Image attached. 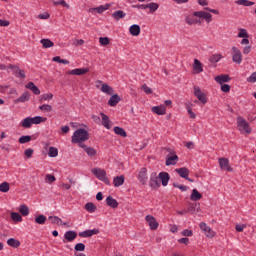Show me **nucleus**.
<instances>
[{
  "label": "nucleus",
  "mask_w": 256,
  "mask_h": 256,
  "mask_svg": "<svg viewBox=\"0 0 256 256\" xmlns=\"http://www.w3.org/2000/svg\"><path fill=\"white\" fill-rule=\"evenodd\" d=\"M21 125L22 127H24V129H31V125H33V120L31 117H27L25 119H23L21 121Z\"/></svg>",
  "instance_id": "7c9ffc66"
},
{
  "label": "nucleus",
  "mask_w": 256,
  "mask_h": 256,
  "mask_svg": "<svg viewBox=\"0 0 256 256\" xmlns=\"http://www.w3.org/2000/svg\"><path fill=\"white\" fill-rule=\"evenodd\" d=\"M216 83H219L220 85H223V83H229L231 81V77L227 74L218 75L215 78Z\"/></svg>",
  "instance_id": "aec40b11"
},
{
  "label": "nucleus",
  "mask_w": 256,
  "mask_h": 256,
  "mask_svg": "<svg viewBox=\"0 0 256 256\" xmlns=\"http://www.w3.org/2000/svg\"><path fill=\"white\" fill-rule=\"evenodd\" d=\"M238 37L240 39H249V33L247 32L246 29L240 28L239 29V33H238Z\"/></svg>",
  "instance_id": "a18cd8bd"
},
{
  "label": "nucleus",
  "mask_w": 256,
  "mask_h": 256,
  "mask_svg": "<svg viewBox=\"0 0 256 256\" xmlns=\"http://www.w3.org/2000/svg\"><path fill=\"white\" fill-rule=\"evenodd\" d=\"M192 68L196 75H199V73H203V63H201V61H199V59H194Z\"/></svg>",
  "instance_id": "dca6fc26"
},
{
  "label": "nucleus",
  "mask_w": 256,
  "mask_h": 256,
  "mask_svg": "<svg viewBox=\"0 0 256 256\" xmlns=\"http://www.w3.org/2000/svg\"><path fill=\"white\" fill-rule=\"evenodd\" d=\"M46 221L47 217L43 214H40L35 218V223H37L38 225H45Z\"/></svg>",
  "instance_id": "4c0bfd02"
},
{
  "label": "nucleus",
  "mask_w": 256,
  "mask_h": 256,
  "mask_svg": "<svg viewBox=\"0 0 256 256\" xmlns=\"http://www.w3.org/2000/svg\"><path fill=\"white\" fill-rule=\"evenodd\" d=\"M200 229L205 233L206 237H209V239L215 237V231H213V229H211L205 222L200 223Z\"/></svg>",
  "instance_id": "1a4fd4ad"
},
{
  "label": "nucleus",
  "mask_w": 256,
  "mask_h": 256,
  "mask_svg": "<svg viewBox=\"0 0 256 256\" xmlns=\"http://www.w3.org/2000/svg\"><path fill=\"white\" fill-rule=\"evenodd\" d=\"M97 83L101 85L100 91H102V93H106V95H113V88L109 86V84H105L101 80H98Z\"/></svg>",
  "instance_id": "2eb2a0df"
},
{
  "label": "nucleus",
  "mask_w": 256,
  "mask_h": 256,
  "mask_svg": "<svg viewBox=\"0 0 256 256\" xmlns=\"http://www.w3.org/2000/svg\"><path fill=\"white\" fill-rule=\"evenodd\" d=\"M119 101H121V97H119L117 94H114L110 97L108 105H110V107H115Z\"/></svg>",
  "instance_id": "cd10ccee"
},
{
  "label": "nucleus",
  "mask_w": 256,
  "mask_h": 256,
  "mask_svg": "<svg viewBox=\"0 0 256 256\" xmlns=\"http://www.w3.org/2000/svg\"><path fill=\"white\" fill-rule=\"evenodd\" d=\"M114 133H116V135H120V137H127V132H125V129L121 127H114Z\"/></svg>",
  "instance_id": "a19ab883"
},
{
  "label": "nucleus",
  "mask_w": 256,
  "mask_h": 256,
  "mask_svg": "<svg viewBox=\"0 0 256 256\" xmlns=\"http://www.w3.org/2000/svg\"><path fill=\"white\" fill-rule=\"evenodd\" d=\"M235 229L236 231H238V233H243V230L245 229V225L237 224Z\"/></svg>",
  "instance_id": "69168bd1"
},
{
  "label": "nucleus",
  "mask_w": 256,
  "mask_h": 256,
  "mask_svg": "<svg viewBox=\"0 0 256 256\" xmlns=\"http://www.w3.org/2000/svg\"><path fill=\"white\" fill-rule=\"evenodd\" d=\"M125 183V176H116L113 179L114 187H121Z\"/></svg>",
  "instance_id": "c756f323"
},
{
  "label": "nucleus",
  "mask_w": 256,
  "mask_h": 256,
  "mask_svg": "<svg viewBox=\"0 0 256 256\" xmlns=\"http://www.w3.org/2000/svg\"><path fill=\"white\" fill-rule=\"evenodd\" d=\"M232 61L237 65H241L243 62V54L241 53V50H239V48L236 46L232 47Z\"/></svg>",
  "instance_id": "39448f33"
},
{
  "label": "nucleus",
  "mask_w": 256,
  "mask_h": 256,
  "mask_svg": "<svg viewBox=\"0 0 256 256\" xmlns=\"http://www.w3.org/2000/svg\"><path fill=\"white\" fill-rule=\"evenodd\" d=\"M31 119L32 125H39L40 123H45V121H47V118H43L41 116L31 117Z\"/></svg>",
  "instance_id": "c9c22d12"
},
{
  "label": "nucleus",
  "mask_w": 256,
  "mask_h": 256,
  "mask_svg": "<svg viewBox=\"0 0 256 256\" xmlns=\"http://www.w3.org/2000/svg\"><path fill=\"white\" fill-rule=\"evenodd\" d=\"M40 43L43 45L44 49H49L53 47L54 43L50 39H42Z\"/></svg>",
  "instance_id": "58836bf2"
},
{
  "label": "nucleus",
  "mask_w": 256,
  "mask_h": 256,
  "mask_svg": "<svg viewBox=\"0 0 256 256\" xmlns=\"http://www.w3.org/2000/svg\"><path fill=\"white\" fill-rule=\"evenodd\" d=\"M194 95L203 105L207 103V95H205V93L201 91V88H199V86H194Z\"/></svg>",
  "instance_id": "6e6552de"
},
{
  "label": "nucleus",
  "mask_w": 256,
  "mask_h": 256,
  "mask_svg": "<svg viewBox=\"0 0 256 256\" xmlns=\"http://www.w3.org/2000/svg\"><path fill=\"white\" fill-rule=\"evenodd\" d=\"M175 171L180 177H182V179H189V169L182 167L176 168Z\"/></svg>",
  "instance_id": "393cba45"
},
{
  "label": "nucleus",
  "mask_w": 256,
  "mask_h": 256,
  "mask_svg": "<svg viewBox=\"0 0 256 256\" xmlns=\"http://www.w3.org/2000/svg\"><path fill=\"white\" fill-rule=\"evenodd\" d=\"M106 203L109 207H112V209H117V207H119V202H117V200L111 196L106 198Z\"/></svg>",
  "instance_id": "bb28decb"
},
{
  "label": "nucleus",
  "mask_w": 256,
  "mask_h": 256,
  "mask_svg": "<svg viewBox=\"0 0 256 256\" xmlns=\"http://www.w3.org/2000/svg\"><path fill=\"white\" fill-rule=\"evenodd\" d=\"M201 19H204L206 23H211L213 21V15L206 11H196L193 14L185 16V23L187 25H199L201 24Z\"/></svg>",
  "instance_id": "f257e3e1"
},
{
  "label": "nucleus",
  "mask_w": 256,
  "mask_h": 256,
  "mask_svg": "<svg viewBox=\"0 0 256 256\" xmlns=\"http://www.w3.org/2000/svg\"><path fill=\"white\" fill-rule=\"evenodd\" d=\"M48 221H50L52 225H58V226H64V227L69 225V223L63 222V220L58 216H49Z\"/></svg>",
  "instance_id": "ddd939ff"
},
{
  "label": "nucleus",
  "mask_w": 256,
  "mask_h": 256,
  "mask_svg": "<svg viewBox=\"0 0 256 256\" xmlns=\"http://www.w3.org/2000/svg\"><path fill=\"white\" fill-rule=\"evenodd\" d=\"M19 212L24 217H27V215H29V207H27V205H21L20 208H19Z\"/></svg>",
  "instance_id": "de8ad7c7"
},
{
  "label": "nucleus",
  "mask_w": 256,
  "mask_h": 256,
  "mask_svg": "<svg viewBox=\"0 0 256 256\" xmlns=\"http://www.w3.org/2000/svg\"><path fill=\"white\" fill-rule=\"evenodd\" d=\"M129 33L130 35H132L133 37H139V35H141V26L137 25V24H133L132 26H130L129 28Z\"/></svg>",
  "instance_id": "f3484780"
},
{
  "label": "nucleus",
  "mask_w": 256,
  "mask_h": 256,
  "mask_svg": "<svg viewBox=\"0 0 256 256\" xmlns=\"http://www.w3.org/2000/svg\"><path fill=\"white\" fill-rule=\"evenodd\" d=\"M100 45H109V39L107 37H100L99 38Z\"/></svg>",
  "instance_id": "052dcab7"
},
{
  "label": "nucleus",
  "mask_w": 256,
  "mask_h": 256,
  "mask_svg": "<svg viewBox=\"0 0 256 256\" xmlns=\"http://www.w3.org/2000/svg\"><path fill=\"white\" fill-rule=\"evenodd\" d=\"M109 7H111L110 4H105V5L99 6L97 8H94V11H97V13H104V11H107V9H109Z\"/></svg>",
  "instance_id": "8fccbe9b"
},
{
  "label": "nucleus",
  "mask_w": 256,
  "mask_h": 256,
  "mask_svg": "<svg viewBox=\"0 0 256 256\" xmlns=\"http://www.w3.org/2000/svg\"><path fill=\"white\" fill-rule=\"evenodd\" d=\"M202 197L203 195H201L197 189L192 190V194L190 196L191 201H199L202 199Z\"/></svg>",
  "instance_id": "2f4dec72"
},
{
  "label": "nucleus",
  "mask_w": 256,
  "mask_h": 256,
  "mask_svg": "<svg viewBox=\"0 0 256 256\" xmlns=\"http://www.w3.org/2000/svg\"><path fill=\"white\" fill-rule=\"evenodd\" d=\"M31 99V94L29 92H24L17 100L16 103H25Z\"/></svg>",
  "instance_id": "473e14b6"
},
{
  "label": "nucleus",
  "mask_w": 256,
  "mask_h": 256,
  "mask_svg": "<svg viewBox=\"0 0 256 256\" xmlns=\"http://www.w3.org/2000/svg\"><path fill=\"white\" fill-rule=\"evenodd\" d=\"M204 10L208 11V13H213L214 15H219V10H217V9H211L209 7H205Z\"/></svg>",
  "instance_id": "e2e57ef3"
},
{
  "label": "nucleus",
  "mask_w": 256,
  "mask_h": 256,
  "mask_svg": "<svg viewBox=\"0 0 256 256\" xmlns=\"http://www.w3.org/2000/svg\"><path fill=\"white\" fill-rule=\"evenodd\" d=\"M89 73V68H76L67 72V75H85Z\"/></svg>",
  "instance_id": "6ab92c4d"
},
{
  "label": "nucleus",
  "mask_w": 256,
  "mask_h": 256,
  "mask_svg": "<svg viewBox=\"0 0 256 256\" xmlns=\"http://www.w3.org/2000/svg\"><path fill=\"white\" fill-rule=\"evenodd\" d=\"M92 173L97 179H99V181L109 185V178H107V172L104 169L94 168L92 169Z\"/></svg>",
  "instance_id": "20e7f679"
},
{
  "label": "nucleus",
  "mask_w": 256,
  "mask_h": 256,
  "mask_svg": "<svg viewBox=\"0 0 256 256\" xmlns=\"http://www.w3.org/2000/svg\"><path fill=\"white\" fill-rule=\"evenodd\" d=\"M40 111H44L45 113H51L53 111V106L49 104H44L39 106Z\"/></svg>",
  "instance_id": "c03bdc74"
},
{
  "label": "nucleus",
  "mask_w": 256,
  "mask_h": 256,
  "mask_svg": "<svg viewBox=\"0 0 256 256\" xmlns=\"http://www.w3.org/2000/svg\"><path fill=\"white\" fill-rule=\"evenodd\" d=\"M11 219L12 221H16V223H21L23 221V217H21V214L17 212L11 213Z\"/></svg>",
  "instance_id": "ea45409f"
},
{
  "label": "nucleus",
  "mask_w": 256,
  "mask_h": 256,
  "mask_svg": "<svg viewBox=\"0 0 256 256\" xmlns=\"http://www.w3.org/2000/svg\"><path fill=\"white\" fill-rule=\"evenodd\" d=\"M146 9H150V13H155L159 9V4L154 2L146 4Z\"/></svg>",
  "instance_id": "37998d69"
},
{
  "label": "nucleus",
  "mask_w": 256,
  "mask_h": 256,
  "mask_svg": "<svg viewBox=\"0 0 256 256\" xmlns=\"http://www.w3.org/2000/svg\"><path fill=\"white\" fill-rule=\"evenodd\" d=\"M112 17L116 21H120V19H124V17H127V14L123 10H117L112 13Z\"/></svg>",
  "instance_id": "a878e982"
},
{
  "label": "nucleus",
  "mask_w": 256,
  "mask_h": 256,
  "mask_svg": "<svg viewBox=\"0 0 256 256\" xmlns=\"http://www.w3.org/2000/svg\"><path fill=\"white\" fill-rule=\"evenodd\" d=\"M152 113H156V115H165V113H167V108L165 105L153 106Z\"/></svg>",
  "instance_id": "b1692460"
},
{
  "label": "nucleus",
  "mask_w": 256,
  "mask_h": 256,
  "mask_svg": "<svg viewBox=\"0 0 256 256\" xmlns=\"http://www.w3.org/2000/svg\"><path fill=\"white\" fill-rule=\"evenodd\" d=\"M182 235H183V237H192L193 231H191L189 229H185L184 231H182Z\"/></svg>",
  "instance_id": "680f3d73"
},
{
  "label": "nucleus",
  "mask_w": 256,
  "mask_h": 256,
  "mask_svg": "<svg viewBox=\"0 0 256 256\" xmlns=\"http://www.w3.org/2000/svg\"><path fill=\"white\" fill-rule=\"evenodd\" d=\"M235 4L242 5V7H251V6L255 5V2H251L249 0H236Z\"/></svg>",
  "instance_id": "f704fd0d"
},
{
  "label": "nucleus",
  "mask_w": 256,
  "mask_h": 256,
  "mask_svg": "<svg viewBox=\"0 0 256 256\" xmlns=\"http://www.w3.org/2000/svg\"><path fill=\"white\" fill-rule=\"evenodd\" d=\"M78 235L83 239H87V237H93V235H99V230L98 229L85 230L83 232H79Z\"/></svg>",
  "instance_id": "4468645a"
},
{
  "label": "nucleus",
  "mask_w": 256,
  "mask_h": 256,
  "mask_svg": "<svg viewBox=\"0 0 256 256\" xmlns=\"http://www.w3.org/2000/svg\"><path fill=\"white\" fill-rule=\"evenodd\" d=\"M218 161H219L220 169H222V171H228V172L233 171V168L231 167V165H229V159L219 158Z\"/></svg>",
  "instance_id": "9d476101"
},
{
  "label": "nucleus",
  "mask_w": 256,
  "mask_h": 256,
  "mask_svg": "<svg viewBox=\"0 0 256 256\" xmlns=\"http://www.w3.org/2000/svg\"><path fill=\"white\" fill-rule=\"evenodd\" d=\"M79 147L85 151V153L88 155V157H95L97 155V150L93 147H89L85 144H79Z\"/></svg>",
  "instance_id": "f8f14e48"
},
{
  "label": "nucleus",
  "mask_w": 256,
  "mask_h": 256,
  "mask_svg": "<svg viewBox=\"0 0 256 256\" xmlns=\"http://www.w3.org/2000/svg\"><path fill=\"white\" fill-rule=\"evenodd\" d=\"M49 13L39 14L38 19H49Z\"/></svg>",
  "instance_id": "774afa93"
},
{
  "label": "nucleus",
  "mask_w": 256,
  "mask_h": 256,
  "mask_svg": "<svg viewBox=\"0 0 256 256\" xmlns=\"http://www.w3.org/2000/svg\"><path fill=\"white\" fill-rule=\"evenodd\" d=\"M24 155L27 157V159H31L33 157V149L28 148L24 151Z\"/></svg>",
  "instance_id": "4d7b16f0"
},
{
  "label": "nucleus",
  "mask_w": 256,
  "mask_h": 256,
  "mask_svg": "<svg viewBox=\"0 0 256 256\" xmlns=\"http://www.w3.org/2000/svg\"><path fill=\"white\" fill-rule=\"evenodd\" d=\"M142 91H144V93H146L147 95H151V93H153V90L149 88L147 84L142 85Z\"/></svg>",
  "instance_id": "6e6d98bb"
},
{
  "label": "nucleus",
  "mask_w": 256,
  "mask_h": 256,
  "mask_svg": "<svg viewBox=\"0 0 256 256\" xmlns=\"http://www.w3.org/2000/svg\"><path fill=\"white\" fill-rule=\"evenodd\" d=\"M145 221H146V223H148L151 231H157V229L159 228V222H157V219H155L154 216L147 215L145 217Z\"/></svg>",
  "instance_id": "0eeeda50"
},
{
  "label": "nucleus",
  "mask_w": 256,
  "mask_h": 256,
  "mask_svg": "<svg viewBox=\"0 0 256 256\" xmlns=\"http://www.w3.org/2000/svg\"><path fill=\"white\" fill-rule=\"evenodd\" d=\"M50 99H53V94H42L41 95V101H50Z\"/></svg>",
  "instance_id": "864d4df0"
},
{
  "label": "nucleus",
  "mask_w": 256,
  "mask_h": 256,
  "mask_svg": "<svg viewBox=\"0 0 256 256\" xmlns=\"http://www.w3.org/2000/svg\"><path fill=\"white\" fill-rule=\"evenodd\" d=\"M85 209L88 211V213H95V211H97V206L91 202H88L85 204Z\"/></svg>",
  "instance_id": "e433bc0d"
},
{
  "label": "nucleus",
  "mask_w": 256,
  "mask_h": 256,
  "mask_svg": "<svg viewBox=\"0 0 256 256\" xmlns=\"http://www.w3.org/2000/svg\"><path fill=\"white\" fill-rule=\"evenodd\" d=\"M251 53V46H245L243 48V54L244 55H249Z\"/></svg>",
  "instance_id": "338daca9"
},
{
  "label": "nucleus",
  "mask_w": 256,
  "mask_h": 256,
  "mask_svg": "<svg viewBox=\"0 0 256 256\" xmlns=\"http://www.w3.org/2000/svg\"><path fill=\"white\" fill-rule=\"evenodd\" d=\"M88 140H89V132H87V130L83 128H80L73 133L71 142L78 143V145H81Z\"/></svg>",
  "instance_id": "f03ea898"
},
{
  "label": "nucleus",
  "mask_w": 256,
  "mask_h": 256,
  "mask_svg": "<svg viewBox=\"0 0 256 256\" xmlns=\"http://www.w3.org/2000/svg\"><path fill=\"white\" fill-rule=\"evenodd\" d=\"M9 183L8 182H3L0 184V192L1 193H9Z\"/></svg>",
  "instance_id": "49530a36"
},
{
  "label": "nucleus",
  "mask_w": 256,
  "mask_h": 256,
  "mask_svg": "<svg viewBox=\"0 0 256 256\" xmlns=\"http://www.w3.org/2000/svg\"><path fill=\"white\" fill-rule=\"evenodd\" d=\"M149 177L147 176V168H141V170L138 173V181L142 185H146Z\"/></svg>",
  "instance_id": "9b49d317"
},
{
  "label": "nucleus",
  "mask_w": 256,
  "mask_h": 256,
  "mask_svg": "<svg viewBox=\"0 0 256 256\" xmlns=\"http://www.w3.org/2000/svg\"><path fill=\"white\" fill-rule=\"evenodd\" d=\"M7 245H9V247H13L14 249H17V247L21 245V242H19V240L15 238H10L7 240Z\"/></svg>",
  "instance_id": "72a5a7b5"
},
{
  "label": "nucleus",
  "mask_w": 256,
  "mask_h": 256,
  "mask_svg": "<svg viewBox=\"0 0 256 256\" xmlns=\"http://www.w3.org/2000/svg\"><path fill=\"white\" fill-rule=\"evenodd\" d=\"M158 179H160V181L162 182L163 187H167V185L169 184V179H171V177L167 172H160Z\"/></svg>",
  "instance_id": "412c9836"
},
{
  "label": "nucleus",
  "mask_w": 256,
  "mask_h": 256,
  "mask_svg": "<svg viewBox=\"0 0 256 256\" xmlns=\"http://www.w3.org/2000/svg\"><path fill=\"white\" fill-rule=\"evenodd\" d=\"M64 239H66V241H68L69 243L75 241V239H77V232L73 230L65 232Z\"/></svg>",
  "instance_id": "5701e85b"
},
{
  "label": "nucleus",
  "mask_w": 256,
  "mask_h": 256,
  "mask_svg": "<svg viewBox=\"0 0 256 256\" xmlns=\"http://www.w3.org/2000/svg\"><path fill=\"white\" fill-rule=\"evenodd\" d=\"M223 59V56L221 54H213L210 58L209 61L210 63H219Z\"/></svg>",
  "instance_id": "79ce46f5"
},
{
  "label": "nucleus",
  "mask_w": 256,
  "mask_h": 256,
  "mask_svg": "<svg viewBox=\"0 0 256 256\" xmlns=\"http://www.w3.org/2000/svg\"><path fill=\"white\" fill-rule=\"evenodd\" d=\"M32 137L31 136H21L19 138V143H21L22 145L25 143H29V141H31Z\"/></svg>",
  "instance_id": "603ef678"
},
{
  "label": "nucleus",
  "mask_w": 256,
  "mask_h": 256,
  "mask_svg": "<svg viewBox=\"0 0 256 256\" xmlns=\"http://www.w3.org/2000/svg\"><path fill=\"white\" fill-rule=\"evenodd\" d=\"M237 128L242 133V135H249L251 134V126L249 125V122L245 120L243 117L237 118Z\"/></svg>",
  "instance_id": "7ed1b4c3"
},
{
  "label": "nucleus",
  "mask_w": 256,
  "mask_h": 256,
  "mask_svg": "<svg viewBox=\"0 0 256 256\" xmlns=\"http://www.w3.org/2000/svg\"><path fill=\"white\" fill-rule=\"evenodd\" d=\"M178 162H179V156H177L175 152H170L168 155H166V162H165L166 167H169L171 165H177Z\"/></svg>",
  "instance_id": "423d86ee"
},
{
  "label": "nucleus",
  "mask_w": 256,
  "mask_h": 256,
  "mask_svg": "<svg viewBox=\"0 0 256 256\" xmlns=\"http://www.w3.org/2000/svg\"><path fill=\"white\" fill-rule=\"evenodd\" d=\"M249 83H256V72L252 73L251 76L248 78Z\"/></svg>",
  "instance_id": "0e129e2a"
},
{
  "label": "nucleus",
  "mask_w": 256,
  "mask_h": 256,
  "mask_svg": "<svg viewBox=\"0 0 256 256\" xmlns=\"http://www.w3.org/2000/svg\"><path fill=\"white\" fill-rule=\"evenodd\" d=\"M57 179L55 178V176L51 175V174H47L45 177V181L46 183H54V181H56Z\"/></svg>",
  "instance_id": "5fc2aeb1"
},
{
  "label": "nucleus",
  "mask_w": 256,
  "mask_h": 256,
  "mask_svg": "<svg viewBox=\"0 0 256 256\" xmlns=\"http://www.w3.org/2000/svg\"><path fill=\"white\" fill-rule=\"evenodd\" d=\"M48 155H49L50 157H57V155H59V150H58L57 148L51 146V147L49 148Z\"/></svg>",
  "instance_id": "3c124183"
},
{
  "label": "nucleus",
  "mask_w": 256,
  "mask_h": 256,
  "mask_svg": "<svg viewBox=\"0 0 256 256\" xmlns=\"http://www.w3.org/2000/svg\"><path fill=\"white\" fill-rule=\"evenodd\" d=\"M75 251H85V244L83 243H78L74 247Z\"/></svg>",
  "instance_id": "13d9d810"
},
{
  "label": "nucleus",
  "mask_w": 256,
  "mask_h": 256,
  "mask_svg": "<svg viewBox=\"0 0 256 256\" xmlns=\"http://www.w3.org/2000/svg\"><path fill=\"white\" fill-rule=\"evenodd\" d=\"M26 89H30V91L33 92L34 95H40L41 94V90H39V88L37 86H35V84L33 82H29L26 85Z\"/></svg>",
  "instance_id": "c85d7f7f"
},
{
  "label": "nucleus",
  "mask_w": 256,
  "mask_h": 256,
  "mask_svg": "<svg viewBox=\"0 0 256 256\" xmlns=\"http://www.w3.org/2000/svg\"><path fill=\"white\" fill-rule=\"evenodd\" d=\"M100 116L102 117L103 127H105L106 129H111V127H113V124L109 119V116L105 115V113H100Z\"/></svg>",
  "instance_id": "a211bd4d"
},
{
  "label": "nucleus",
  "mask_w": 256,
  "mask_h": 256,
  "mask_svg": "<svg viewBox=\"0 0 256 256\" xmlns=\"http://www.w3.org/2000/svg\"><path fill=\"white\" fill-rule=\"evenodd\" d=\"M221 91H223V93H229L231 91V86L228 84H223L221 86Z\"/></svg>",
  "instance_id": "bf43d9fd"
},
{
  "label": "nucleus",
  "mask_w": 256,
  "mask_h": 256,
  "mask_svg": "<svg viewBox=\"0 0 256 256\" xmlns=\"http://www.w3.org/2000/svg\"><path fill=\"white\" fill-rule=\"evenodd\" d=\"M160 186L161 184L159 183V177H157V173L152 174L150 177V187L157 189Z\"/></svg>",
  "instance_id": "4be33fe9"
},
{
  "label": "nucleus",
  "mask_w": 256,
  "mask_h": 256,
  "mask_svg": "<svg viewBox=\"0 0 256 256\" xmlns=\"http://www.w3.org/2000/svg\"><path fill=\"white\" fill-rule=\"evenodd\" d=\"M53 5H61L62 7H65L66 9H69L70 5L65 0H55L53 1Z\"/></svg>",
  "instance_id": "09e8293b"
}]
</instances>
